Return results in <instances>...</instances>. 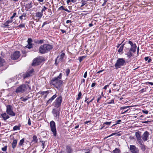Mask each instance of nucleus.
Wrapping results in <instances>:
<instances>
[{
  "mask_svg": "<svg viewBox=\"0 0 153 153\" xmlns=\"http://www.w3.org/2000/svg\"><path fill=\"white\" fill-rule=\"evenodd\" d=\"M28 124L30 126L31 125V122H30V119L29 118V119L28 120Z\"/></svg>",
  "mask_w": 153,
  "mask_h": 153,
  "instance_id": "nucleus-51",
  "label": "nucleus"
},
{
  "mask_svg": "<svg viewBox=\"0 0 153 153\" xmlns=\"http://www.w3.org/2000/svg\"><path fill=\"white\" fill-rule=\"evenodd\" d=\"M24 141H25L24 138L22 139V140H20V141L19 143V145L20 146L23 145V143L24 142Z\"/></svg>",
  "mask_w": 153,
  "mask_h": 153,
  "instance_id": "nucleus-28",
  "label": "nucleus"
},
{
  "mask_svg": "<svg viewBox=\"0 0 153 153\" xmlns=\"http://www.w3.org/2000/svg\"><path fill=\"white\" fill-rule=\"evenodd\" d=\"M103 71V70H102L99 71L98 72H97V74H99L100 73L102 72Z\"/></svg>",
  "mask_w": 153,
  "mask_h": 153,
  "instance_id": "nucleus-64",
  "label": "nucleus"
},
{
  "mask_svg": "<svg viewBox=\"0 0 153 153\" xmlns=\"http://www.w3.org/2000/svg\"><path fill=\"white\" fill-rule=\"evenodd\" d=\"M26 16V14H23L22 15V16H20L19 17V19H20L21 20H22V19H23V16H24V17H25Z\"/></svg>",
  "mask_w": 153,
  "mask_h": 153,
  "instance_id": "nucleus-46",
  "label": "nucleus"
},
{
  "mask_svg": "<svg viewBox=\"0 0 153 153\" xmlns=\"http://www.w3.org/2000/svg\"><path fill=\"white\" fill-rule=\"evenodd\" d=\"M59 10H63L67 12H69V11L67 9H65L64 8V7L63 6H61L59 7L58 8Z\"/></svg>",
  "mask_w": 153,
  "mask_h": 153,
  "instance_id": "nucleus-30",
  "label": "nucleus"
},
{
  "mask_svg": "<svg viewBox=\"0 0 153 153\" xmlns=\"http://www.w3.org/2000/svg\"><path fill=\"white\" fill-rule=\"evenodd\" d=\"M70 70L69 69H66V75L67 76H68L69 73H70Z\"/></svg>",
  "mask_w": 153,
  "mask_h": 153,
  "instance_id": "nucleus-43",
  "label": "nucleus"
},
{
  "mask_svg": "<svg viewBox=\"0 0 153 153\" xmlns=\"http://www.w3.org/2000/svg\"><path fill=\"white\" fill-rule=\"evenodd\" d=\"M13 22V20L11 19L10 20L7 21L4 24V26L6 27H7L9 26V24Z\"/></svg>",
  "mask_w": 153,
  "mask_h": 153,
  "instance_id": "nucleus-19",
  "label": "nucleus"
},
{
  "mask_svg": "<svg viewBox=\"0 0 153 153\" xmlns=\"http://www.w3.org/2000/svg\"><path fill=\"white\" fill-rule=\"evenodd\" d=\"M7 146H5L4 147L2 148H1V150L3 151H6L7 150Z\"/></svg>",
  "mask_w": 153,
  "mask_h": 153,
  "instance_id": "nucleus-44",
  "label": "nucleus"
},
{
  "mask_svg": "<svg viewBox=\"0 0 153 153\" xmlns=\"http://www.w3.org/2000/svg\"><path fill=\"white\" fill-rule=\"evenodd\" d=\"M47 9V7H46L44 6L43 7V8L42 9L41 12L43 13V12L44 11H45V10H46Z\"/></svg>",
  "mask_w": 153,
  "mask_h": 153,
  "instance_id": "nucleus-45",
  "label": "nucleus"
},
{
  "mask_svg": "<svg viewBox=\"0 0 153 153\" xmlns=\"http://www.w3.org/2000/svg\"><path fill=\"white\" fill-rule=\"evenodd\" d=\"M28 89H30V87L28 85L23 84L18 87L16 91V93H23L26 91Z\"/></svg>",
  "mask_w": 153,
  "mask_h": 153,
  "instance_id": "nucleus-3",
  "label": "nucleus"
},
{
  "mask_svg": "<svg viewBox=\"0 0 153 153\" xmlns=\"http://www.w3.org/2000/svg\"><path fill=\"white\" fill-rule=\"evenodd\" d=\"M5 64V62L4 59L0 57V66H4Z\"/></svg>",
  "mask_w": 153,
  "mask_h": 153,
  "instance_id": "nucleus-20",
  "label": "nucleus"
},
{
  "mask_svg": "<svg viewBox=\"0 0 153 153\" xmlns=\"http://www.w3.org/2000/svg\"><path fill=\"white\" fill-rule=\"evenodd\" d=\"M6 112L7 114L11 116L15 115V113L13 111L12 106L10 105L6 106Z\"/></svg>",
  "mask_w": 153,
  "mask_h": 153,
  "instance_id": "nucleus-6",
  "label": "nucleus"
},
{
  "mask_svg": "<svg viewBox=\"0 0 153 153\" xmlns=\"http://www.w3.org/2000/svg\"><path fill=\"white\" fill-rule=\"evenodd\" d=\"M140 147L141 149L143 151H144L146 149L145 146L144 144H142L140 145Z\"/></svg>",
  "mask_w": 153,
  "mask_h": 153,
  "instance_id": "nucleus-29",
  "label": "nucleus"
},
{
  "mask_svg": "<svg viewBox=\"0 0 153 153\" xmlns=\"http://www.w3.org/2000/svg\"><path fill=\"white\" fill-rule=\"evenodd\" d=\"M52 48L51 45L48 44H44L40 46L39 49V52L42 54L45 53L49 51Z\"/></svg>",
  "mask_w": 153,
  "mask_h": 153,
  "instance_id": "nucleus-2",
  "label": "nucleus"
},
{
  "mask_svg": "<svg viewBox=\"0 0 153 153\" xmlns=\"http://www.w3.org/2000/svg\"><path fill=\"white\" fill-rule=\"evenodd\" d=\"M125 55H127L128 58H131L133 56V52L132 50H131V49H127L125 50Z\"/></svg>",
  "mask_w": 153,
  "mask_h": 153,
  "instance_id": "nucleus-13",
  "label": "nucleus"
},
{
  "mask_svg": "<svg viewBox=\"0 0 153 153\" xmlns=\"http://www.w3.org/2000/svg\"><path fill=\"white\" fill-rule=\"evenodd\" d=\"M94 97L90 101H87V103L88 105H89L90 102H92L93 100L94 99Z\"/></svg>",
  "mask_w": 153,
  "mask_h": 153,
  "instance_id": "nucleus-49",
  "label": "nucleus"
},
{
  "mask_svg": "<svg viewBox=\"0 0 153 153\" xmlns=\"http://www.w3.org/2000/svg\"><path fill=\"white\" fill-rule=\"evenodd\" d=\"M135 136L137 140H139L141 139L140 134L139 132H136L135 133Z\"/></svg>",
  "mask_w": 153,
  "mask_h": 153,
  "instance_id": "nucleus-22",
  "label": "nucleus"
},
{
  "mask_svg": "<svg viewBox=\"0 0 153 153\" xmlns=\"http://www.w3.org/2000/svg\"><path fill=\"white\" fill-rule=\"evenodd\" d=\"M125 63V61L123 58H120L118 59L115 64V67L117 69L124 65Z\"/></svg>",
  "mask_w": 153,
  "mask_h": 153,
  "instance_id": "nucleus-4",
  "label": "nucleus"
},
{
  "mask_svg": "<svg viewBox=\"0 0 153 153\" xmlns=\"http://www.w3.org/2000/svg\"><path fill=\"white\" fill-rule=\"evenodd\" d=\"M29 98V97H26L25 98L22 97L21 98V99L22 100L24 101V102H25L27 100H28Z\"/></svg>",
  "mask_w": 153,
  "mask_h": 153,
  "instance_id": "nucleus-31",
  "label": "nucleus"
},
{
  "mask_svg": "<svg viewBox=\"0 0 153 153\" xmlns=\"http://www.w3.org/2000/svg\"><path fill=\"white\" fill-rule=\"evenodd\" d=\"M121 120H117L116 121V123L115 124L113 125L112 126H114V125H116V124H118L119 123H120L121 122Z\"/></svg>",
  "mask_w": 153,
  "mask_h": 153,
  "instance_id": "nucleus-47",
  "label": "nucleus"
},
{
  "mask_svg": "<svg viewBox=\"0 0 153 153\" xmlns=\"http://www.w3.org/2000/svg\"><path fill=\"white\" fill-rule=\"evenodd\" d=\"M101 96H100L98 98H97V102H99V100H100V99H101Z\"/></svg>",
  "mask_w": 153,
  "mask_h": 153,
  "instance_id": "nucleus-56",
  "label": "nucleus"
},
{
  "mask_svg": "<svg viewBox=\"0 0 153 153\" xmlns=\"http://www.w3.org/2000/svg\"><path fill=\"white\" fill-rule=\"evenodd\" d=\"M52 113L53 114L55 119H58L59 118V111L56 108L53 109L52 111Z\"/></svg>",
  "mask_w": 153,
  "mask_h": 153,
  "instance_id": "nucleus-11",
  "label": "nucleus"
},
{
  "mask_svg": "<svg viewBox=\"0 0 153 153\" xmlns=\"http://www.w3.org/2000/svg\"><path fill=\"white\" fill-rule=\"evenodd\" d=\"M128 43L130 44L131 47L130 49H131V50H132V52L133 53H135L137 48L136 44H134L133 42L130 41H128Z\"/></svg>",
  "mask_w": 153,
  "mask_h": 153,
  "instance_id": "nucleus-15",
  "label": "nucleus"
},
{
  "mask_svg": "<svg viewBox=\"0 0 153 153\" xmlns=\"http://www.w3.org/2000/svg\"><path fill=\"white\" fill-rule=\"evenodd\" d=\"M36 43L38 44H42L44 42V40H39L38 42H36Z\"/></svg>",
  "mask_w": 153,
  "mask_h": 153,
  "instance_id": "nucleus-41",
  "label": "nucleus"
},
{
  "mask_svg": "<svg viewBox=\"0 0 153 153\" xmlns=\"http://www.w3.org/2000/svg\"><path fill=\"white\" fill-rule=\"evenodd\" d=\"M32 40L30 38H28L27 40L28 44H32Z\"/></svg>",
  "mask_w": 153,
  "mask_h": 153,
  "instance_id": "nucleus-36",
  "label": "nucleus"
},
{
  "mask_svg": "<svg viewBox=\"0 0 153 153\" xmlns=\"http://www.w3.org/2000/svg\"><path fill=\"white\" fill-rule=\"evenodd\" d=\"M124 44H123L120 48L119 50H118V52L119 53H121V54L122 53L123 51L124 48Z\"/></svg>",
  "mask_w": 153,
  "mask_h": 153,
  "instance_id": "nucleus-25",
  "label": "nucleus"
},
{
  "mask_svg": "<svg viewBox=\"0 0 153 153\" xmlns=\"http://www.w3.org/2000/svg\"><path fill=\"white\" fill-rule=\"evenodd\" d=\"M93 26V24L92 23H90L89 24V26L90 27H91Z\"/></svg>",
  "mask_w": 153,
  "mask_h": 153,
  "instance_id": "nucleus-63",
  "label": "nucleus"
},
{
  "mask_svg": "<svg viewBox=\"0 0 153 153\" xmlns=\"http://www.w3.org/2000/svg\"><path fill=\"white\" fill-rule=\"evenodd\" d=\"M62 76V74L60 73L57 77L52 79L51 81V84L58 89L60 88L62 85V81L59 79L61 78Z\"/></svg>",
  "mask_w": 153,
  "mask_h": 153,
  "instance_id": "nucleus-1",
  "label": "nucleus"
},
{
  "mask_svg": "<svg viewBox=\"0 0 153 153\" xmlns=\"http://www.w3.org/2000/svg\"><path fill=\"white\" fill-rule=\"evenodd\" d=\"M65 58V54L62 53L57 58L55 61V63L57 64L63 61Z\"/></svg>",
  "mask_w": 153,
  "mask_h": 153,
  "instance_id": "nucleus-8",
  "label": "nucleus"
},
{
  "mask_svg": "<svg viewBox=\"0 0 153 153\" xmlns=\"http://www.w3.org/2000/svg\"><path fill=\"white\" fill-rule=\"evenodd\" d=\"M43 15V13L41 12H37L36 13V17L40 18L42 17Z\"/></svg>",
  "mask_w": 153,
  "mask_h": 153,
  "instance_id": "nucleus-24",
  "label": "nucleus"
},
{
  "mask_svg": "<svg viewBox=\"0 0 153 153\" xmlns=\"http://www.w3.org/2000/svg\"><path fill=\"white\" fill-rule=\"evenodd\" d=\"M146 83H149V84H150V85H153V82H146Z\"/></svg>",
  "mask_w": 153,
  "mask_h": 153,
  "instance_id": "nucleus-61",
  "label": "nucleus"
},
{
  "mask_svg": "<svg viewBox=\"0 0 153 153\" xmlns=\"http://www.w3.org/2000/svg\"><path fill=\"white\" fill-rule=\"evenodd\" d=\"M1 117L5 120L9 118L10 117L8 116L7 113H6L5 112L1 114Z\"/></svg>",
  "mask_w": 153,
  "mask_h": 153,
  "instance_id": "nucleus-17",
  "label": "nucleus"
},
{
  "mask_svg": "<svg viewBox=\"0 0 153 153\" xmlns=\"http://www.w3.org/2000/svg\"><path fill=\"white\" fill-rule=\"evenodd\" d=\"M107 1V0H104V2L103 3V4H102V6H104L105 5V4H106V2Z\"/></svg>",
  "mask_w": 153,
  "mask_h": 153,
  "instance_id": "nucleus-54",
  "label": "nucleus"
},
{
  "mask_svg": "<svg viewBox=\"0 0 153 153\" xmlns=\"http://www.w3.org/2000/svg\"><path fill=\"white\" fill-rule=\"evenodd\" d=\"M85 58V56H82L81 57H79V59L80 62H81Z\"/></svg>",
  "mask_w": 153,
  "mask_h": 153,
  "instance_id": "nucleus-33",
  "label": "nucleus"
},
{
  "mask_svg": "<svg viewBox=\"0 0 153 153\" xmlns=\"http://www.w3.org/2000/svg\"><path fill=\"white\" fill-rule=\"evenodd\" d=\"M131 107V106H126L122 107L120 109L121 110H123V109H126V108H128L129 107Z\"/></svg>",
  "mask_w": 153,
  "mask_h": 153,
  "instance_id": "nucleus-39",
  "label": "nucleus"
},
{
  "mask_svg": "<svg viewBox=\"0 0 153 153\" xmlns=\"http://www.w3.org/2000/svg\"><path fill=\"white\" fill-rule=\"evenodd\" d=\"M95 85H96L95 83V82L93 83L91 85V87H93Z\"/></svg>",
  "mask_w": 153,
  "mask_h": 153,
  "instance_id": "nucleus-57",
  "label": "nucleus"
},
{
  "mask_svg": "<svg viewBox=\"0 0 153 153\" xmlns=\"http://www.w3.org/2000/svg\"><path fill=\"white\" fill-rule=\"evenodd\" d=\"M71 20H67L66 22V23L67 24H68L69 23H71Z\"/></svg>",
  "mask_w": 153,
  "mask_h": 153,
  "instance_id": "nucleus-60",
  "label": "nucleus"
},
{
  "mask_svg": "<svg viewBox=\"0 0 153 153\" xmlns=\"http://www.w3.org/2000/svg\"><path fill=\"white\" fill-rule=\"evenodd\" d=\"M42 145L43 146V148H44V145H45V142L43 141H42Z\"/></svg>",
  "mask_w": 153,
  "mask_h": 153,
  "instance_id": "nucleus-59",
  "label": "nucleus"
},
{
  "mask_svg": "<svg viewBox=\"0 0 153 153\" xmlns=\"http://www.w3.org/2000/svg\"><path fill=\"white\" fill-rule=\"evenodd\" d=\"M114 104V99H112L111 101L110 102H107L106 103V104Z\"/></svg>",
  "mask_w": 153,
  "mask_h": 153,
  "instance_id": "nucleus-35",
  "label": "nucleus"
},
{
  "mask_svg": "<svg viewBox=\"0 0 153 153\" xmlns=\"http://www.w3.org/2000/svg\"><path fill=\"white\" fill-rule=\"evenodd\" d=\"M17 141L16 140H14L12 143V146L13 149H14L16 146Z\"/></svg>",
  "mask_w": 153,
  "mask_h": 153,
  "instance_id": "nucleus-21",
  "label": "nucleus"
},
{
  "mask_svg": "<svg viewBox=\"0 0 153 153\" xmlns=\"http://www.w3.org/2000/svg\"><path fill=\"white\" fill-rule=\"evenodd\" d=\"M138 141V143H139L140 145H141V144H143L142 143V140H141L140 139V140H137Z\"/></svg>",
  "mask_w": 153,
  "mask_h": 153,
  "instance_id": "nucleus-55",
  "label": "nucleus"
},
{
  "mask_svg": "<svg viewBox=\"0 0 153 153\" xmlns=\"http://www.w3.org/2000/svg\"><path fill=\"white\" fill-rule=\"evenodd\" d=\"M16 13H14L13 16L10 17V19L12 20V19L14 18V17L16 16Z\"/></svg>",
  "mask_w": 153,
  "mask_h": 153,
  "instance_id": "nucleus-42",
  "label": "nucleus"
},
{
  "mask_svg": "<svg viewBox=\"0 0 153 153\" xmlns=\"http://www.w3.org/2000/svg\"><path fill=\"white\" fill-rule=\"evenodd\" d=\"M25 24H20L19 25V26H18V27H25Z\"/></svg>",
  "mask_w": 153,
  "mask_h": 153,
  "instance_id": "nucleus-40",
  "label": "nucleus"
},
{
  "mask_svg": "<svg viewBox=\"0 0 153 153\" xmlns=\"http://www.w3.org/2000/svg\"><path fill=\"white\" fill-rule=\"evenodd\" d=\"M128 111V110H127L126 111H124V112H123L122 113V114H124L125 113H126V112H127V111Z\"/></svg>",
  "mask_w": 153,
  "mask_h": 153,
  "instance_id": "nucleus-62",
  "label": "nucleus"
},
{
  "mask_svg": "<svg viewBox=\"0 0 153 153\" xmlns=\"http://www.w3.org/2000/svg\"><path fill=\"white\" fill-rule=\"evenodd\" d=\"M66 151L68 153H71L72 152V149L70 146H68L66 147Z\"/></svg>",
  "mask_w": 153,
  "mask_h": 153,
  "instance_id": "nucleus-23",
  "label": "nucleus"
},
{
  "mask_svg": "<svg viewBox=\"0 0 153 153\" xmlns=\"http://www.w3.org/2000/svg\"><path fill=\"white\" fill-rule=\"evenodd\" d=\"M113 152L114 153H120V150L117 149H116L113 151Z\"/></svg>",
  "mask_w": 153,
  "mask_h": 153,
  "instance_id": "nucleus-37",
  "label": "nucleus"
},
{
  "mask_svg": "<svg viewBox=\"0 0 153 153\" xmlns=\"http://www.w3.org/2000/svg\"><path fill=\"white\" fill-rule=\"evenodd\" d=\"M110 84V83L109 84H108V85H105V86H104V87L103 89H105V90H106V88H107L108 87V86H109V84Z\"/></svg>",
  "mask_w": 153,
  "mask_h": 153,
  "instance_id": "nucleus-53",
  "label": "nucleus"
},
{
  "mask_svg": "<svg viewBox=\"0 0 153 153\" xmlns=\"http://www.w3.org/2000/svg\"><path fill=\"white\" fill-rule=\"evenodd\" d=\"M145 61L148 60V62L149 63L151 61V59H149L148 57H145L144 58Z\"/></svg>",
  "mask_w": 153,
  "mask_h": 153,
  "instance_id": "nucleus-32",
  "label": "nucleus"
},
{
  "mask_svg": "<svg viewBox=\"0 0 153 153\" xmlns=\"http://www.w3.org/2000/svg\"><path fill=\"white\" fill-rule=\"evenodd\" d=\"M48 24V23L47 22H44L43 24V25H42V27H43V26L45 25H46Z\"/></svg>",
  "mask_w": 153,
  "mask_h": 153,
  "instance_id": "nucleus-58",
  "label": "nucleus"
},
{
  "mask_svg": "<svg viewBox=\"0 0 153 153\" xmlns=\"http://www.w3.org/2000/svg\"><path fill=\"white\" fill-rule=\"evenodd\" d=\"M50 126L51 131L53 132V135L56 136V131L55 122L53 121H51L50 123Z\"/></svg>",
  "mask_w": 153,
  "mask_h": 153,
  "instance_id": "nucleus-7",
  "label": "nucleus"
},
{
  "mask_svg": "<svg viewBox=\"0 0 153 153\" xmlns=\"http://www.w3.org/2000/svg\"><path fill=\"white\" fill-rule=\"evenodd\" d=\"M82 95V94L81 92H79L78 94V97L77 98L78 100H79L81 98V96Z\"/></svg>",
  "mask_w": 153,
  "mask_h": 153,
  "instance_id": "nucleus-38",
  "label": "nucleus"
},
{
  "mask_svg": "<svg viewBox=\"0 0 153 153\" xmlns=\"http://www.w3.org/2000/svg\"><path fill=\"white\" fill-rule=\"evenodd\" d=\"M26 47L28 49H30L32 48V44H28Z\"/></svg>",
  "mask_w": 153,
  "mask_h": 153,
  "instance_id": "nucleus-34",
  "label": "nucleus"
},
{
  "mask_svg": "<svg viewBox=\"0 0 153 153\" xmlns=\"http://www.w3.org/2000/svg\"><path fill=\"white\" fill-rule=\"evenodd\" d=\"M149 135V133L148 131H146L142 135V139L144 141L147 140L148 138Z\"/></svg>",
  "mask_w": 153,
  "mask_h": 153,
  "instance_id": "nucleus-16",
  "label": "nucleus"
},
{
  "mask_svg": "<svg viewBox=\"0 0 153 153\" xmlns=\"http://www.w3.org/2000/svg\"><path fill=\"white\" fill-rule=\"evenodd\" d=\"M87 71H86L85 73H84L83 76V77L85 78H86L87 76Z\"/></svg>",
  "mask_w": 153,
  "mask_h": 153,
  "instance_id": "nucleus-52",
  "label": "nucleus"
},
{
  "mask_svg": "<svg viewBox=\"0 0 153 153\" xmlns=\"http://www.w3.org/2000/svg\"><path fill=\"white\" fill-rule=\"evenodd\" d=\"M57 96L56 94L53 95L51 98H50L47 101V104H48L52 102L53 100L55 98H56Z\"/></svg>",
  "mask_w": 153,
  "mask_h": 153,
  "instance_id": "nucleus-18",
  "label": "nucleus"
},
{
  "mask_svg": "<svg viewBox=\"0 0 153 153\" xmlns=\"http://www.w3.org/2000/svg\"><path fill=\"white\" fill-rule=\"evenodd\" d=\"M20 54L19 51H15L11 56V59L13 60H15L18 59L20 56Z\"/></svg>",
  "mask_w": 153,
  "mask_h": 153,
  "instance_id": "nucleus-12",
  "label": "nucleus"
},
{
  "mask_svg": "<svg viewBox=\"0 0 153 153\" xmlns=\"http://www.w3.org/2000/svg\"><path fill=\"white\" fill-rule=\"evenodd\" d=\"M33 140L32 142H34V143H37L38 142V139L36 135H34L33 137Z\"/></svg>",
  "mask_w": 153,
  "mask_h": 153,
  "instance_id": "nucleus-26",
  "label": "nucleus"
},
{
  "mask_svg": "<svg viewBox=\"0 0 153 153\" xmlns=\"http://www.w3.org/2000/svg\"><path fill=\"white\" fill-rule=\"evenodd\" d=\"M142 112L144 114H148V111L147 110H143Z\"/></svg>",
  "mask_w": 153,
  "mask_h": 153,
  "instance_id": "nucleus-50",
  "label": "nucleus"
},
{
  "mask_svg": "<svg viewBox=\"0 0 153 153\" xmlns=\"http://www.w3.org/2000/svg\"><path fill=\"white\" fill-rule=\"evenodd\" d=\"M44 60V58L43 57H38L34 59L33 63H32V65L33 66H36L38 65Z\"/></svg>",
  "mask_w": 153,
  "mask_h": 153,
  "instance_id": "nucleus-5",
  "label": "nucleus"
},
{
  "mask_svg": "<svg viewBox=\"0 0 153 153\" xmlns=\"http://www.w3.org/2000/svg\"><path fill=\"white\" fill-rule=\"evenodd\" d=\"M111 123V122H105L104 124L106 125H110Z\"/></svg>",
  "mask_w": 153,
  "mask_h": 153,
  "instance_id": "nucleus-48",
  "label": "nucleus"
},
{
  "mask_svg": "<svg viewBox=\"0 0 153 153\" xmlns=\"http://www.w3.org/2000/svg\"><path fill=\"white\" fill-rule=\"evenodd\" d=\"M131 152L132 153H138L139 150L135 146L131 145L129 148Z\"/></svg>",
  "mask_w": 153,
  "mask_h": 153,
  "instance_id": "nucleus-10",
  "label": "nucleus"
},
{
  "mask_svg": "<svg viewBox=\"0 0 153 153\" xmlns=\"http://www.w3.org/2000/svg\"><path fill=\"white\" fill-rule=\"evenodd\" d=\"M33 72V69H31L30 70L27 71L26 73L23 75V77L24 78H25L32 76Z\"/></svg>",
  "mask_w": 153,
  "mask_h": 153,
  "instance_id": "nucleus-14",
  "label": "nucleus"
},
{
  "mask_svg": "<svg viewBox=\"0 0 153 153\" xmlns=\"http://www.w3.org/2000/svg\"><path fill=\"white\" fill-rule=\"evenodd\" d=\"M20 127V125L18 126H15L13 128V130L14 131L19 130Z\"/></svg>",
  "mask_w": 153,
  "mask_h": 153,
  "instance_id": "nucleus-27",
  "label": "nucleus"
},
{
  "mask_svg": "<svg viewBox=\"0 0 153 153\" xmlns=\"http://www.w3.org/2000/svg\"><path fill=\"white\" fill-rule=\"evenodd\" d=\"M62 98L61 96H60L57 98L55 102V107L56 108L59 107L61 105L62 102Z\"/></svg>",
  "mask_w": 153,
  "mask_h": 153,
  "instance_id": "nucleus-9",
  "label": "nucleus"
}]
</instances>
